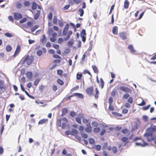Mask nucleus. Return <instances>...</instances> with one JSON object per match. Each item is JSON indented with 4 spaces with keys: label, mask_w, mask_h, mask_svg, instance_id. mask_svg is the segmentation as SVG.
Segmentation results:
<instances>
[{
    "label": "nucleus",
    "mask_w": 156,
    "mask_h": 156,
    "mask_svg": "<svg viewBox=\"0 0 156 156\" xmlns=\"http://www.w3.org/2000/svg\"><path fill=\"white\" fill-rule=\"evenodd\" d=\"M69 25L68 23H67L65 25V27L63 29L62 31V34L63 36H66L68 33V34L66 37H65L64 38L65 41L67 40L70 37V35H71L73 33L72 31L69 30L68 32L69 28Z\"/></svg>",
    "instance_id": "1"
},
{
    "label": "nucleus",
    "mask_w": 156,
    "mask_h": 156,
    "mask_svg": "<svg viewBox=\"0 0 156 156\" xmlns=\"http://www.w3.org/2000/svg\"><path fill=\"white\" fill-rule=\"evenodd\" d=\"M68 122V119L66 117H63L62 119H59L57 122V125L59 127L62 126V128L64 129L67 126V123Z\"/></svg>",
    "instance_id": "2"
},
{
    "label": "nucleus",
    "mask_w": 156,
    "mask_h": 156,
    "mask_svg": "<svg viewBox=\"0 0 156 156\" xmlns=\"http://www.w3.org/2000/svg\"><path fill=\"white\" fill-rule=\"evenodd\" d=\"M34 58L33 57H30L29 55H28L25 58H23L22 59L23 63H24L25 62H27V63L28 65H30L33 62Z\"/></svg>",
    "instance_id": "3"
},
{
    "label": "nucleus",
    "mask_w": 156,
    "mask_h": 156,
    "mask_svg": "<svg viewBox=\"0 0 156 156\" xmlns=\"http://www.w3.org/2000/svg\"><path fill=\"white\" fill-rule=\"evenodd\" d=\"M148 142H151V140H154L156 139V136H153L152 133L151 132H147L145 133Z\"/></svg>",
    "instance_id": "4"
},
{
    "label": "nucleus",
    "mask_w": 156,
    "mask_h": 156,
    "mask_svg": "<svg viewBox=\"0 0 156 156\" xmlns=\"http://www.w3.org/2000/svg\"><path fill=\"white\" fill-rule=\"evenodd\" d=\"M86 91L87 94L90 96L93 95L94 88L93 86L88 87L86 90Z\"/></svg>",
    "instance_id": "5"
},
{
    "label": "nucleus",
    "mask_w": 156,
    "mask_h": 156,
    "mask_svg": "<svg viewBox=\"0 0 156 156\" xmlns=\"http://www.w3.org/2000/svg\"><path fill=\"white\" fill-rule=\"evenodd\" d=\"M119 36L123 40H126L127 39V34L126 32H119Z\"/></svg>",
    "instance_id": "6"
},
{
    "label": "nucleus",
    "mask_w": 156,
    "mask_h": 156,
    "mask_svg": "<svg viewBox=\"0 0 156 156\" xmlns=\"http://www.w3.org/2000/svg\"><path fill=\"white\" fill-rule=\"evenodd\" d=\"M78 117L76 118V121L79 124L81 123V119L84 117V115L83 114L80 113L78 115Z\"/></svg>",
    "instance_id": "7"
},
{
    "label": "nucleus",
    "mask_w": 156,
    "mask_h": 156,
    "mask_svg": "<svg viewBox=\"0 0 156 156\" xmlns=\"http://www.w3.org/2000/svg\"><path fill=\"white\" fill-rule=\"evenodd\" d=\"M14 17L16 20H18L22 18V16L21 14L18 12H14L13 13Z\"/></svg>",
    "instance_id": "8"
},
{
    "label": "nucleus",
    "mask_w": 156,
    "mask_h": 156,
    "mask_svg": "<svg viewBox=\"0 0 156 156\" xmlns=\"http://www.w3.org/2000/svg\"><path fill=\"white\" fill-rule=\"evenodd\" d=\"M122 91L125 92L130 93L131 92V90L130 89L124 86H121L119 88Z\"/></svg>",
    "instance_id": "9"
},
{
    "label": "nucleus",
    "mask_w": 156,
    "mask_h": 156,
    "mask_svg": "<svg viewBox=\"0 0 156 156\" xmlns=\"http://www.w3.org/2000/svg\"><path fill=\"white\" fill-rule=\"evenodd\" d=\"M87 133H91L92 131V127L90 124H87V127L85 129Z\"/></svg>",
    "instance_id": "10"
},
{
    "label": "nucleus",
    "mask_w": 156,
    "mask_h": 156,
    "mask_svg": "<svg viewBox=\"0 0 156 156\" xmlns=\"http://www.w3.org/2000/svg\"><path fill=\"white\" fill-rule=\"evenodd\" d=\"M48 119H43L40 120L38 122L39 125H42L44 123H47Z\"/></svg>",
    "instance_id": "11"
},
{
    "label": "nucleus",
    "mask_w": 156,
    "mask_h": 156,
    "mask_svg": "<svg viewBox=\"0 0 156 156\" xmlns=\"http://www.w3.org/2000/svg\"><path fill=\"white\" fill-rule=\"evenodd\" d=\"M112 33L115 35H117L118 33V27L117 26H114L112 28Z\"/></svg>",
    "instance_id": "12"
},
{
    "label": "nucleus",
    "mask_w": 156,
    "mask_h": 156,
    "mask_svg": "<svg viewBox=\"0 0 156 156\" xmlns=\"http://www.w3.org/2000/svg\"><path fill=\"white\" fill-rule=\"evenodd\" d=\"M128 48L132 53H134L136 51V50L134 48L132 44H130L128 45Z\"/></svg>",
    "instance_id": "13"
},
{
    "label": "nucleus",
    "mask_w": 156,
    "mask_h": 156,
    "mask_svg": "<svg viewBox=\"0 0 156 156\" xmlns=\"http://www.w3.org/2000/svg\"><path fill=\"white\" fill-rule=\"evenodd\" d=\"M20 49L21 48L20 46L19 45H18L17 47L16 50L14 55V57L15 56L19 53V52L20 51Z\"/></svg>",
    "instance_id": "14"
},
{
    "label": "nucleus",
    "mask_w": 156,
    "mask_h": 156,
    "mask_svg": "<svg viewBox=\"0 0 156 156\" xmlns=\"http://www.w3.org/2000/svg\"><path fill=\"white\" fill-rule=\"evenodd\" d=\"M142 141L143 144H141L140 143L137 142L136 143V144L137 145L143 147H145L147 145V144L143 140H142Z\"/></svg>",
    "instance_id": "15"
},
{
    "label": "nucleus",
    "mask_w": 156,
    "mask_h": 156,
    "mask_svg": "<svg viewBox=\"0 0 156 156\" xmlns=\"http://www.w3.org/2000/svg\"><path fill=\"white\" fill-rule=\"evenodd\" d=\"M112 113L113 115L115 116L116 117L118 118L119 119H120L122 116V114L115 112H112Z\"/></svg>",
    "instance_id": "16"
},
{
    "label": "nucleus",
    "mask_w": 156,
    "mask_h": 156,
    "mask_svg": "<svg viewBox=\"0 0 156 156\" xmlns=\"http://www.w3.org/2000/svg\"><path fill=\"white\" fill-rule=\"evenodd\" d=\"M121 131L123 133L127 134L128 136H129L130 133L129 131L126 128L123 129Z\"/></svg>",
    "instance_id": "17"
},
{
    "label": "nucleus",
    "mask_w": 156,
    "mask_h": 156,
    "mask_svg": "<svg viewBox=\"0 0 156 156\" xmlns=\"http://www.w3.org/2000/svg\"><path fill=\"white\" fill-rule=\"evenodd\" d=\"M4 81L0 80V89L5 90L6 87L4 86Z\"/></svg>",
    "instance_id": "18"
},
{
    "label": "nucleus",
    "mask_w": 156,
    "mask_h": 156,
    "mask_svg": "<svg viewBox=\"0 0 156 156\" xmlns=\"http://www.w3.org/2000/svg\"><path fill=\"white\" fill-rule=\"evenodd\" d=\"M129 2L127 0H126L124 2V8L125 9H127L129 7Z\"/></svg>",
    "instance_id": "19"
},
{
    "label": "nucleus",
    "mask_w": 156,
    "mask_h": 156,
    "mask_svg": "<svg viewBox=\"0 0 156 156\" xmlns=\"http://www.w3.org/2000/svg\"><path fill=\"white\" fill-rule=\"evenodd\" d=\"M40 14V10H38L37 12L34 15V20H37L39 17Z\"/></svg>",
    "instance_id": "20"
},
{
    "label": "nucleus",
    "mask_w": 156,
    "mask_h": 156,
    "mask_svg": "<svg viewBox=\"0 0 156 156\" xmlns=\"http://www.w3.org/2000/svg\"><path fill=\"white\" fill-rule=\"evenodd\" d=\"M78 133V131L75 129H73L71 132V134L72 135L75 136Z\"/></svg>",
    "instance_id": "21"
},
{
    "label": "nucleus",
    "mask_w": 156,
    "mask_h": 156,
    "mask_svg": "<svg viewBox=\"0 0 156 156\" xmlns=\"http://www.w3.org/2000/svg\"><path fill=\"white\" fill-rule=\"evenodd\" d=\"M95 99H98L99 97V91L97 88H95Z\"/></svg>",
    "instance_id": "22"
},
{
    "label": "nucleus",
    "mask_w": 156,
    "mask_h": 156,
    "mask_svg": "<svg viewBox=\"0 0 156 156\" xmlns=\"http://www.w3.org/2000/svg\"><path fill=\"white\" fill-rule=\"evenodd\" d=\"M74 96H77L79 98H83V95L81 94L78 93H73Z\"/></svg>",
    "instance_id": "23"
},
{
    "label": "nucleus",
    "mask_w": 156,
    "mask_h": 156,
    "mask_svg": "<svg viewBox=\"0 0 156 156\" xmlns=\"http://www.w3.org/2000/svg\"><path fill=\"white\" fill-rule=\"evenodd\" d=\"M27 77L29 79H31L32 76V74L31 72H28L26 74Z\"/></svg>",
    "instance_id": "24"
},
{
    "label": "nucleus",
    "mask_w": 156,
    "mask_h": 156,
    "mask_svg": "<svg viewBox=\"0 0 156 156\" xmlns=\"http://www.w3.org/2000/svg\"><path fill=\"white\" fill-rule=\"evenodd\" d=\"M92 67L93 70L94 72L95 73H98V70L97 67L95 65H92Z\"/></svg>",
    "instance_id": "25"
},
{
    "label": "nucleus",
    "mask_w": 156,
    "mask_h": 156,
    "mask_svg": "<svg viewBox=\"0 0 156 156\" xmlns=\"http://www.w3.org/2000/svg\"><path fill=\"white\" fill-rule=\"evenodd\" d=\"M12 50V48L11 46L9 45H7L6 47V50L7 52H10Z\"/></svg>",
    "instance_id": "26"
},
{
    "label": "nucleus",
    "mask_w": 156,
    "mask_h": 156,
    "mask_svg": "<svg viewBox=\"0 0 156 156\" xmlns=\"http://www.w3.org/2000/svg\"><path fill=\"white\" fill-rule=\"evenodd\" d=\"M47 38L45 35H43L42 36V38L41 39V42L42 43H45L46 42Z\"/></svg>",
    "instance_id": "27"
},
{
    "label": "nucleus",
    "mask_w": 156,
    "mask_h": 156,
    "mask_svg": "<svg viewBox=\"0 0 156 156\" xmlns=\"http://www.w3.org/2000/svg\"><path fill=\"white\" fill-rule=\"evenodd\" d=\"M37 4L35 2H33L32 3V8L33 9L35 10L37 8Z\"/></svg>",
    "instance_id": "28"
},
{
    "label": "nucleus",
    "mask_w": 156,
    "mask_h": 156,
    "mask_svg": "<svg viewBox=\"0 0 156 156\" xmlns=\"http://www.w3.org/2000/svg\"><path fill=\"white\" fill-rule=\"evenodd\" d=\"M128 140V138L126 136L123 137L121 139V140L122 142H126Z\"/></svg>",
    "instance_id": "29"
},
{
    "label": "nucleus",
    "mask_w": 156,
    "mask_h": 156,
    "mask_svg": "<svg viewBox=\"0 0 156 156\" xmlns=\"http://www.w3.org/2000/svg\"><path fill=\"white\" fill-rule=\"evenodd\" d=\"M86 30H85L83 29L82 30V31L80 33V36H86Z\"/></svg>",
    "instance_id": "30"
},
{
    "label": "nucleus",
    "mask_w": 156,
    "mask_h": 156,
    "mask_svg": "<svg viewBox=\"0 0 156 156\" xmlns=\"http://www.w3.org/2000/svg\"><path fill=\"white\" fill-rule=\"evenodd\" d=\"M62 115H64L68 112V109L66 108H64L62 110Z\"/></svg>",
    "instance_id": "31"
},
{
    "label": "nucleus",
    "mask_w": 156,
    "mask_h": 156,
    "mask_svg": "<svg viewBox=\"0 0 156 156\" xmlns=\"http://www.w3.org/2000/svg\"><path fill=\"white\" fill-rule=\"evenodd\" d=\"M117 93L116 90L114 89L112 90L111 93V95L112 96H115Z\"/></svg>",
    "instance_id": "32"
},
{
    "label": "nucleus",
    "mask_w": 156,
    "mask_h": 156,
    "mask_svg": "<svg viewBox=\"0 0 156 156\" xmlns=\"http://www.w3.org/2000/svg\"><path fill=\"white\" fill-rule=\"evenodd\" d=\"M40 81V79H36L34 83V84L35 86H37L38 84L39 83Z\"/></svg>",
    "instance_id": "33"
},
{
    "label": "nucleus",
    "mask_w": 156,
    "mask_h": 156,
    "mask_svg": "<svg viewBox=\"0 0 156 156\" xmlns=\"http://www.w3.org/2000/svg\"><path fill=\"white\" fill-rule=\"evenodd\" d=\"M81 136L84 139H87L88 137V135L85 133H81Z\"/></svg>",
    "instance_id": "34"
},
{
    "label": "nucleus",
    "mask_w": 156,
    "mask_h": 156,
    "mask_svg": "<svg viewBox=\"0 0 156 156\" xmlns=\"http://www.w3.org/2000/svg\"><path fill=\"white\" fill-rule=\"evenodd\" d=\"M5 36L9 37H11L13 36V35L9 32L5 33Z\"/></svg>",
    "instance_id": "35"
},
{
    "label": "nucleus",
    "mask_w": 156,
    "mask_h": 156,
    "mask_svg": "<svg viewBox=\"0 0 156 156\" xmlns=\"http://www.w3.org/2000/svg\"><path fill=\"white\" fill-rule=\"evenodd\" d=\"M57 82L60 85H62L64 84V82L63 81L60 79H58L57 80Z\"/></svg>",
    "instance_id": "36"
},
{
    "label": "nucleus",
    "mask_w": 156,
    "mask_h": 156,
    "mask_svg": "<svg viewBox=\"0 0 156 156\" xmlns=\"http://www.w3.org/2000/svg\"><path fill=\"white\" fill-rule=\"evenodd\" d=\"M127 101L129 102L130 104H132L133 103V98L132 97H129L128 98Z\"/></svg>",
    "instance_id": "37"
},
{
    "label": "nucleus",
    "mask_w": 156,
    "mask_h": 156,
    "mask_svg": "<svg viewBox=\"0 0 156 156\" xmlns=\"http://www.w3.org/2000/svg\"><path fill=\"white\" fill-rule=\"evenodd\" d=\"M82 75V74L77 73L76 75V79L78 80H80L81 79Z\"/></svg>",
    "instance_id": "38"
},
{
    "label": "nucleus",
    "mask_w": 156,
    "mask_h": 156,
    "mask_svg": "<svg viewBox=\"0 0 156 156\" xmlns=\"http://www.w3.org/2000/svg\"><path fill=\"white\" fill-rule=\"evenodd\" d=\"M100 82L101 83V88L102 89L103 88L104 86V82L103 79L102 78H101L100 79Z\"/></svg>",
    "instance_id": "39"
},
{
    "label": "nucleus",
    "mask_w": 156,
    "mask_h": 156,
    "mask_svg": "<svg viewBox=\"0 0 156 156\" xmlns=\"http://www.w3.org/2000/svg\"><path fill=\"white\" fill-rule=\"evenodd\" d=\"M38 26L36 25L34 26L33 27H32L31 29V31L33 32L35 31L38 28Z\"/></svg>",
    "instance_id": "40"
},
{
    "label": "nucleus",
    "mask_w": 156,
    "mask_h": 156,
    "mask_svg": "<svg viewBox=\"0 0 156 156\" xmlns=\"http://www.w3.org/2000/svg\"><path fill=\"white\" fill-rule=\"evenodd\" d=\"M53 21L54 23L56 24L58 22V19L57 16H54Z\"/></svg>",
    "instance_id": "41"
},
{
    "label": "nucleus",
    "mask_w": 156,
    "mask_h": 156,
    "mask_svg": "<svg viewBox=\"0 0 156 156\" xmlns=\"http://www.w3.org/2000/svg\"><path fill=\"white\" fill-rule=\"evenodd\" d=\"M112 151L114 153H116L117 152L118 150L115 146H114L112 148Z\"/></svg>",
    "instance_id": "42"
},
{
    "label": "nucleus",
    "mask_w": 156,
    "mask_h": 156,
    "mask_svg": "<svg viewBox=\"0 0 156 156\" xmlns=\"http://www.w3.org/2000/svg\"><path fill=\"white\" fill-rule=\"evenodd\" d=\"M79 12H80V16H82L84 14L83 10L80 8L79 9Z\"/></svg>",
    "instance_id": "43"
},
{
    "label": "nucleus",
    "mask_w": 156,
    "mask_h": 156,
    "mask_svg": "<svg viewBox=\"0 0 156 156\" xmlns=\"http://www.w3.org/2000/svg\"><path fill=\"white\" fill-rule=\"evenodd\" d=\"M63 71L62 70H60V69H58L57 70V73L58 74L59 76H62V73H63Z\"/></svg>",
    "instance_id": "44"
},
{
    "label": "nucleus",
    "mask_w": 156,
    "mask_h": 156,
    "mask_svg": "<svg viewBox=\"0 0 156 156\" xmlns=\"http://www.w3.org/2000/svg\"><path fill=\"white\" fill-rule=\"evenodd\" d=\"M30 4V2L28 1H25L24 2V5L25 6H29Z\"/></svg>",
    "instance_id": "45"
},
{
    "label": "nucleus",
    "mask_w": 156,
    "mask_h": 156,
    "mask_svg": "<svg viewBox=\"0 0 156 156\" xmlns=\"http://www.w3.org/2000/svg\"><path fill=\"white\" fill-rule=\"evenodd\" d=\"M27 21V19L26 18H23L20 21V23H23Z\"/></svg>",
    "instance_id": "46"
},
{
    "label": "nucleus",
    "mask_w": 156,
    "mask_h": 156,
    "mask_svg": "<svg viewBox=\"0 0 156 156\" xmlns=\"http://www.w3.org/2000/svg\"><path fill=\"white\" fill-rule=\"evenodd\" d=\"M83 73L84 74H86V73H87L89 74L90 76H92L91 73L88 70H84L83 71Z\"/></svg>",
    "instance_id": "47"
},
{
    "label": "nucleus",
    "mask_w": 156,
    "mask_h": 156,
    "mask_svg": "<svg viewBox=\"0 0 156 156\" xmlns=\"http://www.w3.org/2000/svg\"><path fill=\"white\" fill-rule=\"evenodd\" d=\"M100 130V129L99 127H96L94 128V133H97Z\"/></svg>",
    "instance_id": "48"
},
{
    "label": "nucleus",
    "mask_w": 156,
    "mask_h": 156,
    "mask_svg": "<svg viewBox=\"0 0 156 156\" xmlns=\"http://www.w3.org/2000/svg\"><path fill=\"white\" fill-rule=\"evenodd\" d=\"M89 141L90 144H94V140L92 138H90L89 140Z\"/></svg>",
    "instance_id": "49"
},
{
    "label": "nucleus",
    "mask_w": 156,
    "mask_h": 156,
    "mask_svg": "<svg viewBox=\"0 0 156 156\" xmlns=\"http://www.w3.org/2000/svg\"><path fill=\"white\" fill-rule=\"evenodd\" d=\"M129 96V95L128 94H124L123 95V98L125 99H127Z\"/></svg>",
    "instance_id": "50"
},
{
    "label": "nucleus",
    "mask_w": 156,
    "mask_h": 156,
    "mask_svg": "<svg viewBox=\"0 0 156 156\" xmlns=\"http://www.w3.org/2000/svg\"><path fill=\"white\" fill-rule=\"evenodd\" d=\"M58 24L60 27H62L64 26V23L62 21L59 20Z\"/></svg>",
    "instance_id": "51"
},
{
    "label": "nucleus",
    "mask_w": 156,
    "mask_h": 156,
    "mask_svg": "<svg viewBox=\"0 0 156 156\" xmlns=\"http://www.w3.org/2000/svg\"><path fill=\"white\" fill-rule=\"evenodd\" d=\"M16 6L17 8L18 9H20L22 7V5L21 3L18 2L16 5Z\"/></svg>",
    "instance_id": "52"
},
{
    "label": "nucleus",
    "mask_w": 156,
    "mask_h": 156,
    "mask_svg": "<svg viewBox=\"0 0 156 156\" xmlns=\"http://www.w3.org/2000/svg\"><path fill=\"white\" fill-rule=\"evenodd\" d=\"M42 51L41 50H39L37 52V55L39 56H41L42 54Z\"/></svg>",
    "instance_id": "53"
},
{
    "label": "nucleus",
    "mask_w": 156,
    "mask_h": 156,
    "mask_svg": "<svg viewBox=\"0 0 156 156\" xmlns=\"http://www.w3.org/2000/svg\"><path fill=\"white\" fill-rule=\"evenodd\" d=\"M33 22L31 21L27 22V25L29 27H31L33 25Z\"/></svg>",
    "instance_id": "54"
},
{
    "label": "nucleus",
    "mask_w": 156,
    "mask_h": 156,
    "mask_svg": "<svg viewBox=\"0 0 156 156\" xmlns=\"http://www.w3.org/2000/svg\"><path fill=\"white\" fill-rule=\"evenodd\" d=\"M52 14L51 12H50L48 16V19L50 20H51L52 18Z\"/></svg>",
    "instance_id": "55"
},
{
    "label": "nucleus",
    "mask_w": 156,
    "mask_h": 156,
    "mask_svg": "<svg viewBox=\"0 0 156 156\" xmlns=\"http://www.w3.org/2000/svg\"><path fill=\"white\" fill-rule=\"evenodd\" d=\"M52 88L53 90L55 91H56L58 89L57 86L55 85H53Z\"/></svg>",
    "instance_id": "56"
},
{
    "label": "nucleus",
    "mask_w": 156,
    "mask_h": 156,
    "mask_svg": "<svg viewBox=\"0 0 156 156\" xmlns=\"http://www.w3.org/2000/svg\"><path fill=\"white\" fill-rule=\"evenodd\" d=\"M91 124L92 125V126H94V127H97L98 125V123L97 122H92L91 123Z\"/></svg>",
    "instance_id": "57"
},
{
    "label": "nucleus",
    "mask_w": 156,
    "mask_h": 156,
    "mask_svg": "<svg viewBox=\"0 0 156 156\" xmlns=\"http://www.w3.org/2000/svg\"><path fill=\"white\" fill-rule=\"evenodd\" d=\"M8 19L9 20L11 21L12 22H13L14 21V19L13 18V17L12 16H8Z\"/></svg>",
    "instance_id": "58"
},
{
    "label": "nucleus",
    "mask_w": 156,
    "mask_h": 156,
    "mask_svg": "<svg viewBox=\"0 0 156 156\" xmlns=\"http://www.w3.org/2000/svg\"><path fill=\"white\" fill-rule=\"evenodd\" d=\"M108 108L110 111H113L114 110L113 107L112 105V104H109V106Z\"/></svg>",
    "instance_id": "59"
},
{
    "label": "nucleus",
    "mask_w": 156,
    "mask_h": 156,
    "mask_svg": "<svg viewBox=\"0 0 156 156\" xmlns=\"http://www.w3.org/2000/svg\"><path fill=\"white\" fill-rule=\"evenodd\" d=\"M70 115L71 117H73L76 115V113L74 112H71L70 113Z\"/></svg>",
    "instance_id": "60"
},
{
    "label": "nucleus",
    "mask_w": 156,
    "mask_h": 156,
    "mask_svg": "<svg viewBox=\"0 0 156 156\" xmlns=\"http://www.w3.org/2000/svg\"><path fill=\"white\" fill-rule=\"evenodd\" d=\"M44 85H41L39 87V90L40 91H42L44 90Z\"/></svg>",
    "instance_id": "61"
},
{
    "label": "nucleus",
    "mask_w": 156,
    "mask_h": 156,
    "mask_svg": "<svg viewBox=\"0 0 156 156\" xmlns=\"http://www.w3.org/2000/svg\"><path fill=\"white\" fill-rule=\"evenodd\" d=\"M63 41V39L62 38H59L58 40V43L59 44H61Z\"/></svg>",
    "instance_id": "62"
},
{
    "label": "nucleus",
    "mask_w": 156,
    "mask_h": 156,
    "mask_svg": "<svg viewBox=\"0 0 156 156\" xmlns=\"http://www.w3.org/2000/svg\"><path fill=\"white\" fill-rule=\"evenodd\" d=\"M84 129V128L83 126H80L79 128V130L80 132H82Z\"/></svg>",
    "instance_id": "63"
},
{
    "label": "nucleus",
    "mask_w": 156,
    "mask_h": 156,
    "mask_svg": "<svg viewBox=\"0 0 156 156\" xmlns=\"http://www.w3.org/2000/svg\"><path fill=\"white\" fill-rule=\"evenodd\" d=\"M113 102V98L112 97H110L108 99L109 104H112Z\"/></svg>",
    "instance_id": "64"
}]
</instances>
